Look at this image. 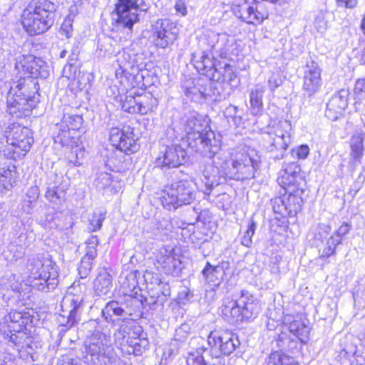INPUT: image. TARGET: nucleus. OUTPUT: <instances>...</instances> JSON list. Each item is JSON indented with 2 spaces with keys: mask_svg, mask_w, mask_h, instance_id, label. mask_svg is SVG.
I'll use <instances>...</instances> for the list:
<instances>
[{
  "mask_svg": "<svg viewBox=\"0 0 365 365\" xmlns=\"http://www.w3.org/2000/svg\"><path fill=\"white\" fill-rule=\"evenodd\" d=\"M15 68L27 77L11 86L6 98L7 112L14 118L27 116L36 106L35 93L38 90L35 78H46L49 73L45 63L33 55H21L16 58Z\"/></svg>",
  "mask_w": 365,
  "mask_h": 365,
  "instance_id": "1",
  "label": "nucleus"
},
{
  "mask_svg": "<svg viewBox=\"0 0 365 365\" xmlns=\"http://www.w3.org/2000/svg\"><path fill=\"white\" fill-rule=\"evenodd\" d=\"M56 5L50 0H32L21 16V24L30 36L46 32L54 24Z\"/></svg>",
  "mask_w": 365,
  "mask_h": 365,
  "instance_id": "2",
  "label": "nucleus"
},
{
  "mask_svg": "<svg viewBox=\"0 0 365 365\" xmlns=\"http://www.w3.org/2000/svg\"><path fill=\"white\" fill-rule=\"evenodd\" d=\"M206 128L205 120L195 115L189 117L185 125L190 148L204 156L212 157L220 151L221 142L213 131Z\"/></svg>",
  "mask_w": 365,
  "mask_h": 365,
  "instance_id": "3",
  "label": "nucleus"
},
{
  "mask_svg": "<svg viewBox=\"0 0 365 365\" xmlns=\"http://www.w3.org/2000/svg\"><path fill=\"white\" fill-rule=\"evenodd\" d=\"M258 300L248 291L242 290L236 299L226 298L221 306V314L231 324H238L255 318L259 312Z\"/></svg>",
  "mask_w": 365,
  "mask_h": 365,
  "instance_id": "4",
  "label": "nucleus"
},
{
  "mask_svg": "<svg viewBox=\"0 0 365 365\" xmlns=\"http://www.w3.org/2000/svg\"><path fill=\"white\" fill-rule=\"evenodd\" d=\"M86 353V361L93 365L112 364L118 359L110 336L101 331L91 336Z\"/></svg>",
  "mask_w": 365,
  "mask_h": 365,
  "instance_id": "5",
  "label": "nucleus"
},
{
  "mask_svg": "<svg viewBox=\"0 0 365 365\" xmlns=\"http://www.w3.org/2000/svg\"><path fill=\"white\" fill-rule=\"evenodd\" d=\"M195 198L194 184L187 180L173 182L166 187L160 197L162 205L168 210L190 204Z\"/></svg>",
  "mask_w": 365,
  "mask_h": 365,
  "instance_id": "6",
  "label": "nucleus"
},
{
  "mask_svg": "<svg viewBox=\"0 0 365 365\" xmlns=\"http://www.w3.org/2000/svg\"><path fill=\"white\" fill-rule=\"evenodd\" d=\"M33 143L30 129L20 125H14L7 132V145L3 150L4 155L9 159H19L30 150Z\"/></svg>",
  "mask_w": 365,
  "mask_h": 365,
  "instance_id": "7",
  "label": "nucleus"
},
{
  "mask_svg": "<svg viewBox=\"0 0 365 365\" xmlns=\"http://www.w3.org/2000/svg\"><path fill=\"white\" fill-rule=\"evenodd\" d=\"M259 164L260 157L255 150L240 153L235 159L229 161L228 178L237 180L254 178Z\"/></svg>",
  "mask_w": 365,
  "mask_h": 365,
  "instance_id": "8",
  "label": "nucleus"
},
{
  "mask_svg": "<svg viewBox=\"0 0 365 365\" xmlns=\"http://www.w3.org/2000/svg\"><path fill=\"white\" fill-rule=\"evenodd\" d=\"M29 271V285L38 290L48 292L58 284V272L51 262L44 264L38 258L33 259Z\"/></svg>",
  "mask_w": 365,
  "mask_h": 365,
  "instance_id": "9",
  "label": "nucleus"
},
{
  "mask_svg": "<svg viewBox=\"0 0 365 365\" xmlns=\"http://www.w3.org/2000/svg\"><path fill=\"white\" fill-rule=\"evenodd\" d=\"M292 125L288 120H279L269 125L264 130L266 135L264 138L267 141V149L269 152H279V154L276 155L277 158H282L284 153L291 143Z\"/></svg>",
  "mask_w": 365,
  "mask_h": 365,
  "instance_id": "10",
  "label": "nucleus"
},
{
  "mask_svg": "<svg viewBox=\"0 0 365 365\" xmlns=\"http://www.w3.org/2000/svg\"><path fill=\"white\" fill-rule=\"evenodd\" d=\"M148 9V5L144 0H118L112 13V21L118 29H130L138 21L137 11H145Z\"/></svg>",
  "mask_w": 365,
  "mask_h": 365,
  "instance_id": "11",
  "label": "nucleus"
},
{
  "mask_svg": "<svg viewBox=\"0 0 365 365\" xmlns=\"http://www.w3.org/2000/svg\"><path fill=\"white\" fill-rule=\"evenodd\" d=\"M209 158H213L211 163H207L203 170V182L205 185L206 190L205 194L210 195L211 190L215 186L218 185L222 178H228L229 161L218 154V152Z\"/></svg>",
  "mask_w": 365,
  "mask_h": 365,
  "instance_id": "12",
  "label": "nucleus"
},
{
  "mask_svg": "<svg viewBox=\"0 0 365 365\" xmlns=\"http://www.w3.org/2000/svg\"><path fill=\"white\" fill-rule=\"evenodd\" d=\"M207 83L201 78L186 81L183 85L185 95L195 101L212 96L219 101L226 98L227 95L220 91L222 87L220 84L212 85L211 82Z\"/></svg>",
  "mask_w": 365,
  "mask_h": 365,
  "instance_id": "13",
  "label": "nucleus"
},
{
  "mask_svg": "<svg viewBox=\"0 0 365 365\" xmlns=\"http://www.w3.org/2000/svg\"><path fill=\"white\" fill-rule=\"evenodd\" d=\"M83 289H85L84 285L73 283L63 299V306L71 307L68 317L66 318L61 316L58 319L60 326L66 329L74 326L80 319V309L83 301V294L81 293Z\"/></svg>",
  "mask_w": 365,
  "mask_h": 365,
  "instance_id": "14",
  "label": "nucleus"
},
{
  "mask_svg": "<svg viewBox=\"0 0 365 365\" xmlns=\"http://www.w3.org/2000/svg\"><path fill=\"white\" fill-rule=\"evenodd\" d=\"M300 172L301 168L296 163L292 162L284 165V168L280 171L277 181L286 192L304 193L305 180Z\"/></svg>",
  "mask_w": 365,
  "mask_h": 365,
  "instance_id": "15",
  "label": "nucleus"
},
{
  "mask_svg": "<svg viewBox=\"0 0 365 365\" xmlns=\"http://www.w3.org/2000/svg\"><path fill=\"white\" fill-rule=\"evenodd\" d=\"M46 185V199L54 205H62L66 200L69 179L62 173L51 172L47 176Z\"/></svg>",
  "mask_w": 365,
  "mask_h": 365,
  "instance_id": "16",
  "label": "nucleus"
},
{
  "mask_svg": "<svg viewBox=\"0 0 365 365\" xmlns=\"http://www.w3.org/2000/svg\"><path fill=\"white\" fill-rule=\"evenodd\" d=\"M232 9L238 19L250 24H259L268 17V13L261 3L250 5L247 0H235Z\"/></svg>",
  "mask_w": 365,
  "mask_h": 365,
  "instance_id": "17",
  "label": "nucleus"
},
{
  "mask_svg": "<svg viewBox=\"0 0 365 365\" xmlns=\"http://www.w3.org/2000/svg\"><path fill=\"white\" fill-rule=\"evenodd\" d=\"M178 29L175 23L168 19H159L152 29L153 43L159 48H165L177 39Z\"/></svg>",
  "mask_w": 365,
  "mask_h": 365,
  "instance_id": "18",
  "label": "nucleus"
},
{
  "mask_svg": "<svg viewBox=\"0 0 365 365\" xmlns=\"http://www.w3.org/2000/svg\"><path fill=\"white\" fill-rule=\"evenodd\" d=\"M207 343L212 346V352L217 354L230 355L240 345L238 336L232 331L225 330L211 331L207 337Z\"/></svg>",
  "mask_w": 365,
  "mask_h": 365,
  "instance_id": "19",
  "label": "nucleus"
},
{
  "mask_svg": "<svg viewBox=\"0 0 365 365\" xmlns=\"http://www.w3.org/2000/svg\"><path fill=\"white\" fill-rule=\"evenodd\" d=\"M288 194L287 197H276L270 200L274 212L282 217L296 216L302 210V194L297 192Z\"/></svg>",
  "mask_w": 365,
  "mask_h": 365,
  "instance_id": "20",
  "label": "nucleus"
},
{
  "mask_svg": "<svg viewBox=\"0 0 365 365\" xmlns=\"http://www.w3.org/2000/svg\"><path fill=\"white\" fill-rule=\"evenodd\" d=\"M133 322L127 318L123 319H118L115 322V325L118 326V329L114 334L115 339L121 346L129 345L131 350H128V352H135L136 346L139 345L136 341L141 332V327L135 326L133 327Z\"/></svg>",
  "mask_w": 365,
  "mask_h": 365,
  "instance_id": "21",
  "label": "nucleus"
},
{
  "mask_svg": "<svg viewBox=\"0 0 365 365\" xmlns=\"http://www.w3.org/2000/svg\"><path fill=\"white\" fill-rule=\"evenodd\" d=\"M110 141L113 147L125 154L135 153L139 149V145L134 138L133 129L130 127H125L123 129L111 128Z\"/></svg>",
  "mask_w": 365,
  "mask_h": 365,
  "instance_id": "22",
  "label": "nucleus"
},
{
  "mask_svg": "<svg viewBox=\"0 0 365 365\" xmlns=\"http://www.w3.org/2000/svg\"><path fill=\"white\" fill-rule=\"evenodd\" d=\"M23 329H19V330L12 331L9 334L6 333V330H4V342H1L0 344V356L3 358L5 354H8V357L12 359V350L19 351L21 349L31 347V338Z\"/></svg>",
  "mask_w": 365,
  "mask_h": 365,
  "instance_id": "23",
  "label": "nucleus"
},
{
  "mask_svg": "<svg viewBox=\"0 0 365 365\" xmlns=\"http://www.w3.org/2000/svg\"><path fill=\"white\" fill-rule=\"evenodd\" d=\"M187 153L180 145L165 146L155 160L157 167L161 168H178L186 162Z\"/></svg>",
  "mask_w": 365,
  "mask_h": 365,
  "instance_id": "24",
  "label": "nucleus"
},
{
  "mask_svg": "<svg viewBox=\"0 0 365 365\" xmlns=\"http://www.w3.org/2000/svg\"><path fill=\"white\" fill-rule=\"evenodd\" d=\"M157 268L167 274H178L181 269V262L173 248L163 247L155 253Z\"/></svg>",
  "mask_w": 365,
  "mask_h": 365,
  "instance_id": "25",
  "label": "nucleus"
},
{
  "mask_svg": "<svg viewBox=\"0 0 365 365\" xmlns=\"http://www.w3.org/2000/svg\"><path fill=\"white\" fill-rule=\"evenodd\" d=\"M322 84V69L314 61L307 63L303 76L302 91L304 96L312 97L318 93Z\"/></svg>",
  "mask_w": 365,
  "mask_h": 365,
  "instance_id": "26",
  "label": "nucleus"
},
{
  "mask_svg": "<svg viewBox=\"0 0 365 365\" xmlns=\"http://www.w3.org/2000/svg\"><path fill=\"white\" fill-rule=\"evenodd\" d=\"M83 120L81 115L70 113H64L61 126H66L68 130H62L56 137V141L59 142L63 146L73 147L77 143L75 138L70 137L69 130H79L83 125Z\"/></svg>",
  "mask_w": 365,
  "mask_h": 365,
  "instance_id": "27",
  "label": "nucleus"
},
{
  "mask_svg": "<svg viewBox=\"0 0 365 365\" xmlns=\"http://www.w3.org/2000/svg\"><path fill=\"white\" fill-rule=\"evenodd\" d=\"M349 91L341 89L332 96L327 104L326 116L331 120H337L348 105Z\"/></svg>",
  "mask_w": 365,
  "mask_h": 365,
  "instance_id": "28",
  "label": "nucleus"
},
{
  "mask_svg": "<svg viewBox=\"0 0 365 365\" xmlns=\"http://www.w3.org/2000/svg\"><path fill=\"white\" fill-rule=\"evenodd\" d=\"M192 61L200 73L212 80L218 68L219 61L206 52H202L200 56H197L196 53H193L192 55Z\"/></svg>",
  "mask_w": 365,
  "mask_h": 365,
  "instance_id": "29",
  "label": "nucleus"
},
{
  "mask_svg": "<svg viewBox=\"0 0 365 365\" xmlns=\"http://www.w3.org/2000/svg\"><path fill=\"white\" fill-rule=\"evenodd\" d=\"M94 185L97 190L109 195L117 193L122 187L121 182L106 172L98 173L94 180Z\"/></svg>",
  "mask_w": 365,
  "mask_h": 365,
  "instance_id": "30",
  "label": "nucleus"
},
{
  "mask_svg": "<svg viewBox=\"0 0 365 365\" xmlns=\"http://www.w3.org/2000/svg\"><path fill=\"white\" fill-rule=\"evenodd\" d=\"M237 78V74L232 66L218 62V68L215 73V76L212 78V81L215 82L212 83V85L220 84L222 86L221 83L227 82L230 85L235 86L239 83ZM222 87L220 88L221 93H222Z\"/></svg>",
  "mask_w": 365,
  "mask_h": 365,
  "instance_id": "31",
  "label": "nucleus"
},
{
  "mask_svg": "<svg viewBox=\"0 0 365 365\" xmlns=\"http://www.w3.org/2000/svg\"><path fill=\"white\" fill-rule=\"evenodd\" d=\"M339 357L342 365H364L365 357L358 353L357 346L350 344L339 352Z\"/></svg>",
  "mask_w": 365,
  "mask_h": 365,
  "instance_id": "32",
  "label": "nucleus"
},
{
  "mask_svg": "<svg viewBox=\"0 0 365 365\" xmlns=\"http://www.w3.org/2000/svg\"><path fill=\"white\" fill-rule=\"evenodd\" d=\"M26 324V318L23 314L17 311H11L4 318V322L1 324V329H8L9 332L16 331L19 329H24Z\"/></svg>",
  "mask_w": 365,
  "mask_h": 365,
  "instance_id": "33",
  "label": "nucleus"
},
{
  "mask_svg": "<svg viewBox=\"0 0 365 365\" xmlns=\"http://www.w3.org/2000/svg\"><path fill=\"white\" fill-rule=\"evenodd\" d=\"M112 287V277L106 270L101 271L93 281V290L98 296L108 294Z\"/></svg>",
  "mask_w": 365,
  "mask_h": 365,
  "instance_id": "34",
  "label": "nucleus"
},
{
  "mask_svg": "<svg viewBox=\"0 0 365 365\" xmlns=\"http://www.w3.org/2000/svg\"><path fill=\"white\" fill-rule=\"evenodd\" d=\"M207 44L212 49L221 53V55L226 56L228 54L229 49L225 43L228 42V37L225 34H219L215 31H210L206 34Z\"/></svg>",
  "mask_w": 365,
  "mask_h": 365,
  "instance_id": "35",
  "label": "nucleus"
},
{
  "mask_svg": "<svg viewBox=\"0 0 365 365\" xmlns=\"http://www.w3.org/2000/svg\"><path fill=\"white\" fill-rule=\"evenodd\" d=\"M137 104L138 107L134 108L131 111L145 115L157 107L158 100L150 93H143L137 96Z\"/></svg>",
  "mask_w": 365,
  "mask_h": 365,
  "instance_id": "36",
  "label": "nucleus"
},
{
  "mask_svg": "<svg viewBox=\"0 0 365 365\" xmlns=\"http://www.w3.org/2000/svg\"><path fill=\"white\" fill-rule=\"evenodd\" d=\"M202 273L206 282L211 286L218 287L220 284L223 273L220 266H212L207 262Z\"/></svg>",
  "mask_w": 365,
  "mask_h": 365,
  "instance_id": "37",
  "label": "nucleus"
},
{
  "mask_svg": "<svg viewBox=\"0 0 365 365\" xmlns=\"http://www.w3.org/2000/svg\"><path fill=\"white\" fill-rule=\"evenodd\" d=\"M264 88L263 86H256L250 91V103L251 113L253 115H259L263 110V94Z\"/></svg>",
  "mask_w": 365,
  "mask_h": 365,
  "instance_id": "38",
  "label": "nucleus"
},
{
  "mask_svg": "<svg viewBox=\"0 0 365 365\" xmlns=\"http://www.w3.org/2000/svg\"><path fill=\"white\" fill-rule=\"evenodd\" d=\"M364 135L362 133H355L350 141L351 160L352 163L360 162L364 153Z\"/></svg>",
  "mask_w": 365,
  "mask_h": 365,
  "instance_id": "39",
  "label": "nucleus"
},
{
  "mask_svg": "<svg viewBox=\"0 0 365 365\" xmlns=\"http://www.w3.org/2000/svg\"><path fill=\"white\" fill-rule=\"evenodd\" d=\"M125 313V309L118 302L111 301L106 304L104 309L102 310V315L107 322H113L112 317L118 316L123 317Z\"/></svg>",
  "mask_w": 365,
  "mask_h": 365,
  "instance_id": "40",
  "label": "nucleus"
},
{
  "mask_svg": "<svg viewBox=\"0 0 365 365\" xmlns=\"http://www.w3.org/2000/svg\"><path fill=\"white\" fill-rule=\"evenodd\" d=\"M40 195V190L38 186H31L26 192L23 200L22 207L24 210L30 213L36 203Z\"/></svg>",
  "mask_w": 365,
  "mask_h": 365,
  "instance_id": "41",
  "label": "nucleus"
},
{
  "mask_svg": "<svg viewBox=\"0 0 365 365\" xmlns=\"http://www.w3.org/2000/svg\"><path fill=\"white\" fill-rule=\"evenodd\" d=\"M289 329L302 342H305L308 339L309 328L301 320H294L290 322Z\"/></svg>",
  "mask_w": 365,
  "mask_h": 365,
  "instance_id": "42",
  "label": "nucleus"
},
{
  "mask_svg": "<svg viewBox=\"0 0 365 365\" xmlns=\"http://www.w3.org/2000/svg\"><path fill=\"white\" fill-rule=\"evenodd\" d=\"M160 288H151L147 292L145 295H141L140 302L143 305L155 306L156 304H160Z\"/></svg>",
  "mask_w": 365,
  "mask_h": 365,
  "instance_id": "43",
  "label": "nucleus"
},
{
  "mask_svg": "<svg viewBox=\"0 0 365 365\" xmlns=\"http://www.w3.org/2000/svg\"><path fill=\"white\" fill-rule=\"evenodd\" d=\"M205 352V365H225V359L223 354L219 352L217 354L212 352V346L208 348H201Z\"/></svg>",
  "mask_w": 365,
  "mask_h": 365,
  "instance_id": "44",
  "label": "nucleus"
},
{
  "mask_svg": "<svg viewBox=\"0 0 365 365\" xmlns=\"http://www.w3.org/2000/svg\"><path fill=\"white\" fill-rule=\"evenodd\" d=\"M106 218V212L96 210L89 219L88 229L89 232H96L101 228L102 223Z\"/></svg>",
  "mask_w": 365,
  "mask_h": 365,
  "instance_id": "45",
  "label": "nucleus"
},
{
  "mask_svg": "<svg viewBox=\"0 0 365 365\" xmlns=\"http://www.w3.org/2000/svg\"><path fill=\"white\" fill-rule=\"evenodd\" d=\"M293 359L278 351L271 353L267 359V365H289Z\"/></svg>",
  "mask_w": 365,
  "mask_h": 365,
  "instance_id": "46",
  "label": "nucleus"
},
{
  "mask_svg": "<svg viewBox=\"0 0 365 365\" xmlns=\"http://www.w3.org/2000/svg\"><path fill=\"white\" fill-rule=\"evenodd\" d=\"M99 243L97 235H91L86 242V254L84 256L95 259L97 256L96 247Z\"/></svg>",
  "mask_w": 365,
  "mask_h": 365,
  "instance_id": "47",
  "label": "nucleus"
},
{
  "mask_svg": "<svg viewBox=\"0 0 365 365\" xmlns=\"http://www.w3.org/2000/svg\"><path fill=\"white\" fill-rule=\"evenodd\" d=\"M94 259L83 256L78 268V274L81 278L84 279L88 277L92 269V262Z\"/></svg>",
  "mask_w": 365,
  "mask_h": 365,
  "instance_id": "48",
  "label": "nucleus"
},
{
  "mask_svg": "<svg viewBox=\"0 0 365 365\" xmlns=\"http://www.w3.org/2000/svg\"><path fill=\"white\" fill-rule=\"evenodd\" d=\"M187 365H205V352L201 348L197 349L196 352L190 353L187 358Z\"/></svg>",
  "mask_w": 365,
  "mask_h": 365,
  "instance_id": "49",
  "label": "nucleus"
},
{
  "mask_svg": "<svg viewBox=\"0 0 365 365\" xmlns=\"http://www.w3.org/2000/svg\"><path fill=\"white\" fill-rule=\"evenodd\" d=\"M121 107L123 110L130 113H139V112L131 111L134 108L138 107L137 104V96H126L125 101H122Z\"/></svg>",
  "mask_w": 365,
  "mask_h": 365,
  "instance_id": "50",
  "label": "nucleus"
},
{
  "mask_svg": "<svg viewBox=\"0 0 365 365\" xmlns=\"http://www.w3.org/2000/svg\"><path fill=\"white\" fill-rule=\"evenodd\" d=\"M256 229V224L253 221L248 225L247 231L245 232L244 236L242 238L241 242L242 245L250 247L252 245V237L255 233Z\"/></svg>",
  "mask_w": 365,
  "mask_h": 365,
  "instance_id": "51",
  "label": "nucleus"
},
{
  "mask_svg": "<svg viewBox=\"0 0 365 365\" xmlns=\"http://www.w3.org/2000/svg\"><path fill=\"white\" fill-rule=\"evenodd\" d=\"M137 274L138 272H129L124 282H123V285L125 288L128 289L129 290L133 291L138 287V280H137Z\"/></svg>",
  "mask_w": 365,
  "mask_h": 365,
  "instance_id": "52",
  "label": "nucleus"
},
{
  "mask_svg": "<svg viewBox=\"0 0 365 365\" xmlns=\"http://www.w3.org/2000/svg\"><path fill=\"white\" fill-rule=\"evenodd\" d=\"M283 80L279 73H272L267 80V85L271 92L282 84Z\"/></svg>",
  "mask_w": 365,
  "mask_h": 365,
  "instance_id": "53",
  "label": "nucleus"
},
{
  "mask_svg": "<svg viewBox=\"0 0 365 365\" xmlns=\"http://www.w3.org/2000/svg\"><path fill=\"white\" fill-rule=\"evenodd\" d=\"M313 25L317 32H325L327 29V22L323 14H319L315 17Z\"/></svg>",
  "mask_w": 365,
  "mask_h": 365,
  "instance_id": "54",
  "label": "nucleus"
},
{
  "mask_svg": "<svg viewBox=\"0 0 365 365\" xmlns=\"http://www.w3.org/2000/svg\"><path fill=\"white\" fill-rule=\"evenodd\" d=\"M157 288H160V305H163L168 297L170 295V288L168 284L160 282Z\"/></svg>",
  "mask_w": 365,
  "mask_h": 365,
  "instance_id": "55",
  "label": "nucleus"
},
{
  "mask_svg": "<svg viewBox=\"0 0 365 365\" xmlns=\"http://www.w3.org/2000/svg\"><path fill=\"white\" fill-rule=\"evenodd\" d=\"M351 230V225L347 222H344L338 229L334 232V235L336 237H340L341 241H342V238L346 234L349 232Z\"/></svg>",
  "mask_w": 365,
  "mask_h": 365,
  "instance_id": "56",
  "label": "nucleus"
},
{
  "mask_svg": "<svg viewBox=\"0 0 365 365\" xmlns=\"http://www.w3.org/2000/svg\"><path fill=\"white\" fill-rule=\"evenodd\" d=\"M292 340H291L286 334H282L279 336L277 339V345L279 347L283 349H287L289 348V343H291Z\"/></svg>",
  "mask_w": 365,
  "mask_h": 365,
  "instance_id": "57",
  "label": "nucleus"
},
{
  "mask_svg": "<svg viewBox=\"0 0 365 365\" xmlns=\"http://www.w3.org/2000/svg\"><path fill=\"white\" fill-rule=\"evenodd\" d=\"M59 33L61 35L65 36L67 38H69L71 36L72 33V26L70 23V21H65L61 28Z\"/></svg>",
  "mask_w": 365,
  "mask_h": 365,
  "instance_id": "58",
  "label": "nucleus"
},
{
  "mask_svg": "<svg viewBox=\"0 0 365 365\" xmlns=\"http://www.w3.org/2000/svg\"><path fill=\"white\" fill-rule=\"evenodd\" d=\"M297 157L300 159H305L309 153V148L307 145H302L299 146L295 150Z\"/></svg>",
  "mask_w": 365,
  "mask_h": 365,
  "instance_id": "59",
  "label": "nucleus"
},
{
  "mask_svg": "<svg viewBox=\"0 0 365 365\" xmlns=\"http://www.w3.org/2000/svg\"><path fill=\"white\" fill-rule=\"evenodd\" d=\"M336 4L339 7L346 9H354L357 4V0H336Z\"/></svg>",
  "mask_w": 365,
  "mask_h": 365,
  "instance_id": "60",
  "label": "nucleus"
},
{
  "mask_svg": "<svg viewBox=\"0 0 365 365\" xmlns=\"http://www.w3.org/2000/svg\"><path fill=\"white\" fill-rule=\"evenodd\" d=\"M239 110L237 106L230 105L227 106L225 111L224 115L227 118H232L238 114Z\"/></svg>",
  "mask_w": 365,
  "mask_h": 365,
  "instance_id": "61",
  "label": "nucleus"
},
{
  "mask_svg": "<svg viewBox=\"0 0 365 365\" xmlns=\"http://www.w3.org/2000/svg\"><path fill=\"white\" fill-rule=\"evenodd\" d=\"M77 150L72 151L68 155V163L72 164L74 166H80L82 163L80 162L78 155L76 153Z\"/></svg>",
  "mask_w": 365,
  "mask_h": 365,
  "instance_id": "62",
  "label": "nucleus"
},
{
  "mask_svg": "<svg viewBox=\"0 0 365 365\" xmlns=\"http://www.w3.org/2000/svg\"><path fill=\"white\" fill-rule=\"evenodd\" d=\"M341 243V238L332 235L327 240L326 245L330 246L336 251V246Z\"/></svg>",
  "mask_w": 365,
  "mask_h": 365,
  "instance_id": "63",
  "label": "nucleus"
},
{
  "mask_svg": "<svg viewBox=\"0 0 365 365\" xmlns=\"http://www.w3.org/2000/svg\"><path fill=\"white\" fill-rule=\"evenodd\" d=\"M354 92L356 94L365 93V78L359 79L355 84Z\"/></svg>",
  "mask_w": 365,
  "mask_h": 365,
  "instance_id": "64",
  "label": "nucleus"
}]
</instances>
